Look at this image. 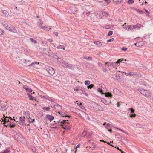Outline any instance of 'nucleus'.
Segmentation results:
<instances>
[{"label":"nucleus","mask_w":153,"mask_h":153,"mask_svg":"<svg viewBox=\"0 0 153 153\" xmlns=\"http://www.w3.org/2000/svg\"><path fill=\"white\" fill-rule=\"evenodd\" d=\"M19 119L20 122H19V124L20 125L23 124L25 121V116L20 117H19Z\"/></svg>","instance_id":"16"},{"label":"nucleus","mask_w":153,"mask_h":153,"mask_svg":"<svg viewBox=\"0 0 153 153\" xmlns=\"http://www.w3.org/2000/svg\"><path fill=\"white\" fill-rule=\"evenodd\" d=\"M67 68L70 69H74V65H72L71 64H68L67 66L66 67Z\"/></svg>","instance_id":"19"},{"label":"nucleus","mask_w":153,"mask_h":153,"mask_svg":"<svg viewBox=\"0 0 153 153\" xmlns=\"http://www.w3.org/2000/svg\"><path fill=\"white\" fill-rule=\"evenodd\" d=\"M134 25H128V30H132L133 29H134Z\"/></svg>","instance_id":"24"},{"label":"nucleus","mask_w":153,"mask_h":153,"mask_svg":"<svg viewBox=\"0 0 153 153\" xmlns=\"http://www.w3.org/2000/svg\"><path fill=\"white\" fill-rule=\"evenodd\" d=\"M138 91L143 96H148L150 94L149 91L145 90L142 88H139Z\"/></svg>","instance_id":"2"},{"label":"nucleus","mask_w":153,"mask_h":153,"mask_svg":"<svg viewBox=\"0 0 153 153\" xmlns=\"http://www.w3.org/2000/svg\"><path fill=\"white\" fill-rule=\"evenodd\" d=\"M4 126L6 127H9L11 128H13L15 126V125L14 124H11L10 123H9L7 125H5Z\"/></svg>","instance_id":"18"},{"label":"nucleus","mask_w":153,"mask_h":153,"mask_svg":"<svg viewBox=\"0 0 153 153\" xmlns=\"http://www.w3.org/2000/svg\"><path fill=\"white\" fill-rule=\"evenodd\" d=\"M136 114H134L133 115L131 114L130 116V117L132 118L133 117H136Z\"/></svg>","instance_id":"51"},{"label":"nucleus","mask_w":153,"mask_h":153,"mask_svg":"<svg viewBox=\"0 0 153 153\" xmlns=\"http://www.w3.org/2000/svg\"><path fill=\"white\" fill-rule=\"evenodd\" d=\"M48 41L50 43H51L52 42H53V40L51 39H48Z\"/></svg>","instance_id":"59"},{"label":"nucleus","mask_w":153,"mask_h":153,"mask_svg":"<svg viewBox=\"0 0 153 153\" xmlns=\"http://www.w3.org/2000/svg\"><path fill=\"white\" fill-rule=\"evenodd\" d=\"M134 2V1L133 0H128V3L129 4H132Z\"/></svg>","instance_id":"46"},{"label":"nucleus","mask_w":153,"mask_h":153,"mask_svg":"<svg viewBox=\"0 0 153 153\" xmlns=\"http://www.w3.org/2000/svg\"><path fill=\"white\" fill-rule=\"evenodd\" d=\"M145 43V41H140L135 44V45L137 47L141 46L144 45Z\"/></svg>","instance_id":"10"},{"label":"nucleus","mask_w":153,"mask_h":153,"mask_svg":"<svg viewBox=\"0 0 153 153\" xmlns=\"http://www.w3.org/2000/svg\"><path fill=\"white\" fill-rule=\"evenodd\" d=\"M10 151L7 149L4 152H2V153H10Z\"/></svg>","instance_id":"40"},{"label":"nucleus","mask_w":153,"mask_h":153,"mask_svg":"<svg viewBox=\"0 0 153 153\" xmlns=\"http://www.w3.org/2000/svg\"><path fill=\"white\" fill-rule=\"evenodd\" d=\"M127 48L125 47H123L121 49L122 51H125L127 50Z\"/></svg>","instance_id":"50"},{"label":"nucleus","mask_w":153,"mask_h":153,"mask_svg":"<svg viewBox=\"0 0 153 153\" xmlns=\"http://www.w3.org/2000/svg\"><path fill=\"white\" fill-rule=\"evenodd\" d=\"M46 116L48 119L50 121L53 120L54 118V117L50 115H47Z\"/></svg>","instance_id":"21"},{"label":"nucleus","mask_w":153,"mask_h":153,"mask_svg":"<svg viewBox=\"0 0 153 153\" xmlns=\"http://www.w3.org/2000/svg\"><path fill=\"white\" fill-rule=\"evenodd\" d=\"M94 86V85L93 84H91L90 85H88L87 86V88L88 89H91L92 88H93Z\"/></svg>","instance_id":"35"},{"label":"nucleus","mask_w":153,"mask_h":153,"mask_svg":"<svg viewBox=\"0 0 153 153\" xmlns=\"http://www.w3.org/2000/svg\"><path fill=\"white\" fill-rule=\"evenodd\" d=\"M82 88L81 87H76L75 88L74 90L75 91H78L79 92L82 89Z\"/></svg>","instance_id":"23"},{"label":"nucleus","mask_w":153,"mask_h":153,"mask_svg":"<svg viewBox=\"0 0 153 153\" xmlns=\"http://www.w3.org/2000/svg\"><path fill=\"white\" fill-rule=\"evenodd\" d=\"M30 62V61L29 60H27L26 59H25L24 60V63L25 64H27V62Z\"/></svg>","instance_id":"47"},{"label":"nucleus","mask_w":153,"mask_h":153,"mask_svg":"<svg viewBox=\"0 0 153 153\" xmlns=\"http://www.w3.org/2000/svg\"><path fill=\"white\" fill-rule=\"evenodd\" d=\"M130 110L131 111V113H133L134 112V110L133 109L129 108L128 110V111H129Z\"/></svg>","instance_id":"45"},{"label":"nucleus","mask_w":153,"mask_h":153,"mask_svg":"<svg viewBox=\"0 0 153 153\" xmlns=\"http://www.w3.org/2000/svg\"><path fill=\"white\" fill-rule=\"evenodd\" d=\"M113 33V31L111 30H110L108 32V35L109 36H111L112 34Z\"/></svg>","instance_id":"44"},{"label":"nucleus","mask_w":153,"mask_h":153,"mask_svg":"<svg viewBox=\"0 0 153 153\" xmlns=\"http://www.w3.org/2000/svg\"><path fill=\"white\" fill-rule=\"evenodd\" d=\"M37 63V62H32L31 64H30L29 65V66H32L34 64H36Z\"/></svg>","instance_id":"42"},{"label":"nucleus","mask_w":153,"mask_h":153,"mask_svg":"<svg viewBox=\"0 0 153 153\" xmlns=\"http://www.w3.org/2000/svg\"><path fill=\"white\" fill-rule=\"evenodd\" d=\"M123 27L127 30H128V25H123Z\"/></svg>","instance_id":"26"},{"label":"nucleus","mask_w":153,"mask_h":153,"mask_svg":"<svg viewBox=\"0 0 153 153\" xmlns=\"http://www.w3.org/2000/svg\"><path fill=\"white\" fill-rule=\"evenodd\" d=\"M105 65H107L108 67H109V66H111L112 67L114 68H115L116 66V65H117V63L115 62H111V63H108V62H105Z\"/></svg>","instance_id":"11"},{"label":"nucleus","mask_w":153,"mask_h":153,"mask_svg":"<svg viewBox=\"0 0 153 153\" xmlns=\"http://www.w3.org/2000/svg\"><path fill=\"white\" fill-rule=\"evenodd\" d=\"M4 117L3 120L4 121V124H5L6 122H8L9 121V119L8 118V117H7V116H6L5 117L4 115Z\"/></svg>","instance_id":"20"},{"label":"nucleus","mask_w":153,"mask_h":153,"mask_svg":"<svg viewBox=\"0 0 153 153\" xmlns=\"http://www.w3.org/2000/svg\"><path fill=\"white\" fill-rule=\"evenodd\" d=\"M114 128L115 129H116L118 130H120V131H122V132H123V133H125V134H127V133L126 132H125L123 130H122V129H120V128H117V127H114Z\"/></svg>","instance_id":"31"},{"label":"nucleus","mask_w":153,"mask_h":153,"mask_svg":"<svg viewBox=\"0 0 153 153\" xmlns=\"http://www.w3.org/2000/svg\"><path fill=\"white\" fill-rule=\"evenodd\" d=\"M97 91L98 92L101 93L102 95L105 94V96H112V94H111V93L109 92H105V93H103L102 89L100 88H98Z\"/></svg>","instance_id":"6"},{"label":"nucleus","mask_w":153,"mask_h":153,"mask_svg":"<svg viewBox=\"0 0 153 153\" xmlns=\"http://www.w3.org/2000/svg\"><path fill=\"white\" fill-rule=\"evenodd\" d=\"M90 82L89 80H86L85 82V84L86 85H90Z\"/></svg>","instance_id":"27"},{"label":"nucleus","mask_w":153,"mask_h":153,"mask_svg":"<svg viewBox=\"0 0 153 153\" xmlns=\"http://www.w3.org/2000/svg\"><path fill=\"white\" fill-rule=\"evenodd\" d=\"M60 116H61L63 117H70V116H69H69H67V115L65 116V114H60Z\"/></svg>","instance_id":"41"},{"label":"nucleus","mask_w":153,"mask_h":153,"mask_svg":"<svg viewBox=\"0 0 153 153\" xmlns=\"http://www.w3.org/2000/svg\"><path fill=\"white\" fill-rule=\"evenodd\" d=\"M134 29L137 30H139L140 28L143 27V26L140 24H137L136 25H134Z\"/></svg>","instance_id":"14"},{"label":"nucleus","mask_w":153,"mask_h":153,"mask_svg":"<svg viewBox=\"0 0 153 153\" xmlns=\"http://www.w3.org/2000/svg\"><path fill=\"white\" fill-rule=\"evenodd\" d=\"M30 40L32 42L34 43H36L37 42L34 40L33 39L30 38Z\"/></svg>","instance_id":"33"},{"label":"nucleus","mask_w":153,"mask_h":153,"mask_svg":"<svg viewBox=\"0 0 153 153\" xmlns=\"http://www.w3.org/2000/svg\"><path fill=\"white\" fill-rule=\"evenodd\" d=\"M51 106L52 107L54 108V109H58V108H61V106L59 105L58 104H56L55 105L53 103L51 104Z\"/></svg>","instance_id":"15"},{"label":"nucleus","mask_w":153,"mask_h":153,"mask_svg":"<svg viewBox=\"0 0 153 153\" xmlns=\"http://www.w3.org/2000/svg\"><path fill=\"white\" fill-rule=\"evenodd\" d=\"M63 128L65 129H69L71 128V127L68 125H65V127H63Z\"/></svg>","instance_id":"30"},{"label":"nucleus","mask_w":153,"mask_h":153,"mask_svg":"<svg viewBox=\"0 0 153 153\" xmlns=\"http://www.w3.org/2000/svg\"><path fill=\"white\" fill-rule=\"evenodd\" d=\"M96 106L97 107V108H98V109L100 110V111H103V109L102 107H101L99 105H98L96 104Z\"/></svg>","instance_id":"32"},{"label":"nucleus","mask_w":153,"mask_h":153,"mask_svg":"<svg viewBox=\"0 0 153 153\" xmlns=\"http://www.w3.org/2000/svg\"><path fill=\"white\" fill-rule=\"evenodd\" d=\"M87 58H88V57H87V56H84L83 57V58L85 59H86L87 60Z\"/></svg>","instance_id":"63"},{"label":"nucleus","mask_w":153,"mask_h":153,"mask_svg":"<svg viewBox=\"0 0 153 153\" xmlns=\"http://www.w3.org/2000/svg\"><path fill=\"white\" fill-rule=\"evenodd\" d=\"M82 134L83 136H85L86 134V132L85 131H84Z\"/></svg>","instance_id":"56"},{"label":"nucleus","mask_w":153,"mask_h":153,"mask_svg":"<svg viewBox=\"0 0 153 153\" xmlns=\"http://www.w3.org/2000/svg\"><path fill=\"white\" fill-rule=\"evenodd\" d=\"M120 105V102H118L117 104V106L119 107Z\"/></svg>","instance_id":"60"},{"label":"nucleus","mask_w":153,"mask_h":153,"mask_svg":"<svg viewBox=\"0 0 153 153\" xmlns=\"http://www.w3.org/2000/svg\"><path fill=\"white\" fill-rule=\"evenodd\" d=\"M2 24L4 27L8 30L14 33L17 32V30L15 27L10 23L4 22L2 23Z\"/></svg>","instance_id":"1"},{"label":"nucleus","mask_w":153,"mask_h":153,"mask_svg":"<svg viewBox=\"0 0 153 153\" xmlns=\"http://www.w3.org/2000/svg\"><path fill=\"white\" fill-rule=\"evenodd\" d=\"M108 96H105L106 97V98H101V100L102 102L105 105H108V98L107 97ZM108 97H111V96H108Z\"/></svg>","instance_id":"9"},{"label":"nucleus","mask_w":153,"mask_h":153,"mask_svg":"<svg viewBox=\"0 0 153 153\" xmlns=\"http://www.w3.org/2000/svg\"><path fill=\"white\" fill-rule=\"evenodd\" d=\"M46 70L48 72L49 74L51 75H53L55 73L54 69L51 67H48L46 68Z\"/></svg>","instance_id":"4"},{"label":"nucleus","mask_w":153,"mask_h":153,"mask_svg":"<svg viewBox=\"0 0 153 153\" xmlns=\"http://www.w3.org/2000/svg\"><path fill=\"white\" fill-rule=\"evenodd\" d=\"M45 27V26H40L39 27L41 29H44Z\"/></svg>","instance_id":"57"},{"label":"nucleus","mask_w":153,"mask_h":153,"mask_svg":"<svg viewBox=\"0 0 153 153\" xmlns=\"http://www.w3.org/2000/svg\"><path fill=\"white\" fill-rule=\"evenodd\" d=\"M123 59H119L117 62H116V63H117V65L120 63L121 61H122Z\"/></svg>","instance_id":"36"},{"label":"nucleus","mask_w":153,"mask_h":153,"mask_svg":"<svg viewBox=\"0 0 153 153\" xmlns=\"http://www.w3.org/2000/svg\"><path fill=\"white\" fill-rule=\"evenodd\" d=\"M80 145L79 144H78L77 146H76V150L75 151V152H76L77 151V148H79L80 147Z\"/></svg>","instance_id":"53"},{"label":"nucleus","mask_w":153,"mask_h":153,"mask_svg":"<svg viewBox=\"0 0 153 153\" xmlns=\"http://www.w3.org/2000/svg\"><path fill=\"white\" fill-rule=\"evenodd\" d=\"M51 29V28H49L47 27H45L44 30L47 31H49L50 29Z\"/></svg>","instance_id":"38"},{"label":"nucleus","mask_w":153,"mask_h":153,"mask_svg":"<svg viewBox=\"0 0 153 153\" xmlns=\"http://www.w3.org/2000/svg\"><path fill=\"white\" fill-rule=\"evenodd\" d=\"M58 62L61 64V65L64 67L66 68L68 63L60 58H57Z\"/></svg>","instance_id":"3"},{"label":"nucleus","mask_w":153,"mask_h":153,"mask_svg":"<svg viewBox=\"0 0 153 153\" xmlns=\"http://www.w3.org/2000/svg\"><path fill=\"white\" fill-rule=\"evenodd\" d=\"M140 84L144 85L145 86H147V85L146 84L145 82L143 81H141L140 82Z\"/></svg>","instance_id":"28"},{"label":"nucleus","mask_w":153,"mask_h":153,"mask_svg":"<svg viewBox=\"0 0 153 153\" xmlns=\"http://www.w3.org/2000/svg\"><path fill=\"white\" fill-rule=\"evenodd\" d=\"M25 115H26L27 118L28 120L30 122H33L35 121V119H32L29 116V113L28 111H27L25 113Z\"/></svg>","instance_id":"7"},{"label":"nucleus","mask_w":153,"mask_h":153,"mask_svg":"<svg viewBox=\"0 0 153 153\" xmlns=\"http://www.w3.org/2000/svg\"><path fill=\"white\" fill-rule=\"evenodd\" d=\"M43 109L47 111H49L50 109V108L49 107H44L43 108Z\"/></svg>","instance_id":"39"},{"label":"nucleus","mask_w":153,"mask_h":153,"mask_svg":"<svg viewBox=\"0 0 153 153\" xmlns=\"http://www.w3.org/2000/svg\"><path fill=\"white\" fill-rule=\"evenodd\" d=\"M108 131H109L110 132H112V130L111 129H110V128L108 129Z\"/></svg>","instance_id":"61"},{"label":"nucleus","mask_w":153,"mask_h":153,"mask_svg":"<svg viewBox=\"0 0 153 153\" xmlns=\"http://www.w3.org/2000/svg\"><path fill=\"white\" fill-rule=\"evenodd\" d=\"M23 88L25 89L27 92L31 93L32 92V90L27 85L23 86Z\"/></svg>","instance_id":"12"},{"label":"nucleus","mask_w":153,"mask_h":153,"mask_svg":"<svg viewBox=\"0 0 153 153\" xmlns=\"http://www.w3.org/2000/svg\"><path fill=\"white\" fill-rule=\"evenodd\" d=\"M94 43L98 47H101L102 45V44L101 42L99 41H95Z\"/></svg>","instance_id":"17"},{"label":"nucleus","mask_w":153,"mask_h":153,"mask_svg":"<svg viewBox=\"0 0 153 153\" xmlns=\"http://www.w3.org/2000/svg\"><path fill=\"white\" fill-rule=\"evenodd\" d=\"M29 99L30 100H34L36 101V100L35 99V98L33 96H29Z\"/></svg>","instance_id":"37"},{"label":"nucleus","mask_w":153,"mask_h":153,"mask_svg":"<svg viewBox=\"0 0 153 153\" xmlns=\"http://www.w3.org/2000/svg\"><path fill=\"white\" fill-rule=\"evenodd\" d=\"M3 13V14L6 16L8 15V13L6 10H4Z\"/></svg>","instance_id":"29"},{"label":"nucleus","mask_w":153,"mask_h":153,"mask_svg":"<svg viewBox=\"0 0 153 153\" xmlns=\"http://www.w3.org/2000/svg\"><path fill=\"white\" fill-rule=\"evenodd\" d=\"M65 46L64 45H59L57 46L56 48L58 49H63V50H65Z\"/></svg>","instance_id":"22"},{"label":"nucleus","mask_w":153,"mask_h":153,"mask_svg":"<svg viewBox=\"0 0 153 153\" xmlns=\"http://www.w3.org/2000/svg\"><path fill=\"white\" fill-rule=\"evenodd\" d=\"M106 123H104L103 125L107 129H108L110 128V127L109 125L108 124H105Z\"/></svg>","instance_id":"25"},{"label":"nucleus","mask_w":153,"mask_h":153,"mask_svg":"<svg viewBox=\"0 0 153 153\" xmlns=\"http://www.w3.org/2000/svg\"><path fill=\"white\" fill-rule=\"evenodd\" d=\"M92 58L91 57L89 56L87 59V60H91L92 59Z\"/></svg>","instance_id":"54"},{"label":"nucleus","mask_w":153,"mask_h":153,"mask_svg":"<svg viewBox=\"0 0 153 153\" xmlns=\"http://www.w3.org/2000/svg\"><path fill=\"white\" fill-rule=\"evenodd\" d=\"M80 107H81V108H82V109H83L84 108V107L83 106V105H81V106H80Z\"/></svg>","instance_id":"64"},{"label":"nucleus","mask_w":153,"mask_h":153,"mask_svg":"<svg viewBox=\"0 0 153 153\" xmlns=\"http://www.w3.org/2000/svg\"><path fill=\"white\" fill-rule=\"evenodd\" d=\"M79 115L84 119H87L88 117V114L86 113L83 111H81L79 114Z\"/></svg>","instance_id":"5"},{"label":"nucleus","mask_w":153,"mask_h":153,"mask_svg":"<svg viewBox=\"0 0 153 153\" xmlns=\"http://www.w3.org/2000/svg\"><path fill=\"white\" fill-rule=\"evenodd\" d=\"M66 121H68V120H64L63 121H61L60 123H64L66 122Z\"/></svg>","instance_id":"55"},{"label":"nucleus","mask_w":153,"mask_h":153,"mask_svg":"<svg viewBox=\"0 0 153 153\" xmlns=\"http://www.w3.org/2000/svg\"><path fill=\"white\" fill-rule=\"evenodd\" d=\"M98 65L100 67H101L102 65V64L100 62H98Z\"/></svg>","instance_id":"52"},{"label":"nucleus","mask_w":153,"mask_h":153,"mask_svg":"<svg viewBox=\"0 0 153 153\" xmlns=\"http://www.w3.org/2000/svg\"><path fill=\"white\" fill-rule=\"evenodd\" d=\"M0 107H1L2 108L1 109H2L3 110L4 109V110H3V111H6L7 109L6 106L4 105H3V106L0 105Z\"/></svg>","instance_id":"34"},{"label":"nucleus","mask_w":153,"mask_h":153,"mask_svg":"<svg viewBox=\"0 0 153 153\" xmlns=\"http://www.w3.org/2000/svg\"><path fill=\"white\" fill-rule=\"evenodd\" d=\"M115 148L117 149L118 150H120V151H121V149H120L118 147L116 146L115 147Z\"/></svg>","instance_id":"62"},{"label":"nucleus","mask_w":153,"mask_h":153,"mask_svg":"<svg viewBox=\"0 0 153 153\" xmlns=\"http://www.w3.org/2000/svg\"><path fill=\"white\" fill-rule=\"evenodd\" d=\"M125 74L126 76H137L139 74V73L138 72H130L129 73H127L125 72Z\"/></svg>","instance_id":"8"},{"label":"nucleus","mask_w":153,"mask_h":153,"mask_svg":"<svg viewBox=\"0 0 153 153\" xmlns=\"http://www.w3.org/2000/svg\"><path fill=\"white\" fill-rule=\"evenodd\" d=\"M54 33L55 34L56 36H57L58 35V33L57 32H54Z\"/></svg>","instance_id":"58"},{"label":"nucleus","mask_w":153,"mask_h":153,"mask_svg":"<svg viewBox=\"0 0 153 153\" xmlns=\"http://www.w3.org/2000/svg\"><path fill=\"white\" fill-rule=\"evenodd\" d=\"M38 23L39 24L41 25H42L43 24V22L42 20L39 19V20Z\"/></svg>","instance_id":"48"},{"label":"nucleus","mask_w":153,"mask_h":153,"mask_svg":"<svg viewBox=\"0 0 153 153\" xmlns=\"http://www.w3.org/2000/svg\"><path fill=\"white\" fill-rule=\"evenodd\" d=\"M114 40V38H112L110 39L107 40V42H113Z\"/></svg>","instance_id":"43"},{"label":"nucleus","mask_w":153,"mask_h":153,"mask_svg":"<svg viewBox=\"0 0 153 153\" xmlns=\"http://www.w3.org/2000/svg\"><path fill=\"white\" fill-rule=\"evenodd\" d=\"M113 92L116 95L119 96L122 95L123 94L117 89H114L113 90Z\"/></svg>","instance_id":"13"},{"label":"nucleus","mask_w":153,"mask_h":153,"mask_svg":"<svg viewBox=\"0 0 153 153\" xmlns=\"http://www.w3.org/2000/svg\"><path fill=\"white\" fill-rule=\"evenodd\" d=\"M4 33V31L3 30L0 29V35H2Z\"/></svg>","instance_id":"49"}]
</instances>
